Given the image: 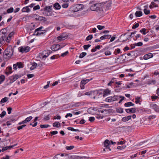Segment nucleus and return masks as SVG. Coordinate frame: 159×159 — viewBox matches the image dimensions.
<instances>
[{"label": "nucleus", "instance_id": "052dcab7", "mask_svg": "<svg viewBox=\"0 0 159 159\" xmlns=\"http://www.w3.org/2000/svg\"><path fill=\"white\" fill-rule=\"evenodd\" d=\"M140 99V97H137L135 99L136 101H135V103L136 104H137L139 103V102L140 101L139 100Z\"/></svg>", "mask_w": 159, "mask_h": 159}, {"label": "nucleus", "instance_id": "49530a36", "mask_svg": "<svg viewBox=\"0 0 159 159\" xmlns=\"http://www.w3.org/2000/svg\"><path fill=\"white\" fill-rule=\"evenodd\" d=\"M143 11L144 12V13L146 15H148L150 13V11L149 10H147V9H144L143 10Z\"/></svg>", "mask_w": 159, "mask_h": 159}, {"label": "nucleus", "instance_id": "7c9ffc66", "mask_svg": "<svg viewBox=\"0 0 159 159\" xmlns=\"http://www.w3.org/2000/svg\"><path fill=\"white\" fill-rule=\"evenodd\" d=\"M42 31H44V32H38L37 33H35V34H33L34 35H35L39 36L41 34H44V33H45L46 32V30H42Z\"/></svg>", "mask_w": 159, "mask_h": 159}, {"label": "nucleus", "instance_id": "ddd939ff", "mask_svg": "<svg viewBox=\"0 0 159 159\" xmlns=\"http://www.w3.org/2000/svg\"><path fill=\"white\" fill-rule=\"evenodd\" d=\"M111 37V35L107 34V35H104L103 36H101V37H100V39L101 40H103V39H110Z\"/></svg>", "mask_w": 159, "mask_h": 159}, {"label": "nucleus", "instance_id": "5701e85b", "mask_svg": "<svg viewBox=\"0 0 159 159\" xmlns=\"http://www.w3.org/2000/svg\"><path fill=\"white\" fill-rule=\"evenodd\" d=\"M134 104L133 103L131 102H129L125 103L124 104V106L126 107H128L131 106H134Z\"/></svg>", "mask_w": 159, "mask_h": 159}, {"label": "nucleus", "instance_id": "4468645a", "mask_svg": "<svg viewBox=\"0 0 159 159\" xmlns=\"http://www.w3.org/2000/svg\"><path fill=\"white\" fill-rule=\"evenodd\" d=\"M151 106L156 111L158 112L159 111V108L156 104H152L151 105Z\"/></svg>", "mask_w": 159, "mask_h": 159}, {"label": "nucleus", "instance_id": "2f4dec72", "mask_svg": "<svg viewBox=\"0 0 159 159\" xmlns=\"http://www.w3.org/2000/svg\"><path fill=\"white\" fill-rule=\"evenodd\" d=\"M69 130H71L72 131H80L78 129H75L74 128L71 127H69L67 128Z\"/></svg>", "mask_w": 159, "mask_h": 159}, {"label": "nucleus", "instance_id": "c9c22d12", "mask_svg": "<svg viewBox=\"0 0 159 159\" xmlns=\"http://www.w3.org/2000/svg\"><path fill=\"white\" fill-rule=\"evenodd\" d=\"M14 11V9L13 7H11L10 8L8 9L7 10V13H8L12 12Z\"/></svg>", "mask_w": 159, "mask_h": 159}, {"label": "nucleus", "instance_id": "4be33fe9", "mask_svg": "<svg viewBox=\"0 0 159 159\" xmlns=\"http://www.w3.org/2000/svg\"><path fill=\"white\" fill-rule=\"evenodd\" d=\"M54 8L57 10H59L61 8V6L59 3L57 2L54 5Z\"/></svg>", "mask_w": 159, "mask_h": 159}, {"label": "nucleus", "instance_id": "5fc2aeb1", "mask_svg": "<svg viewBox=\"0 0 159 159\" xmlns=\"http://www.w3.org/2000/svg\"><path fill=\"white\" fill-rule=\"evenodd\" d=\"M104 116H102L100 115H99V114H98V115H97L96 116V118L97 119H102L103 117H104Z\"/></svg>", "mask_w": 159, "mask_h": 159}, {"label": "nucleus", "instance_id": "3c124183", "mask_svg": "<svg viewBox=\"0 0 159 159\" xmlns=\"http://www.w3.org/2000/svg\"><path fill=\"white\" fill-rule=\"evenodd\" d=\"M98 29L99 30H101L105 28V26H102L100 25H98L97 26Z\"/></svg>", "mask_w": 159, "mask_h": 159}, {"label": "nucleus", "instance_id": "f03ea898", "mask_svg": "<svg viewBox=\"0 0 159 159\" xmlns=\"http://www.w3.org/2000/svg\"><path fill=\"white\" fill-rule=\"evenodd\" d=\"M13 51L12 47L9 46L7 47L6 49L3 53L4 58H6L5 56H7L9 58H10L13 55Z\"/></svg>", "mask_w": 159, "mask_h": 159}, {"label": "nucleus", "instance_id": "603ef678", "mask_svg": "<svg viewBox=\"0 0 159 159\" xmlns=\"http://www.w3.org/2000/svg\"><path fill=\"white\" fill-rule=\"evenodd\" d=\"M74 148V146H66V148L67 150H71L73 149Z\"/></svg>", "mask_w": 159, "mask_h": 159}, {"label": "nucleus", "instance_id": "e433bc0d", "mask_svg": "<svg viewBox=\"0 0 159 159\" xmlns=\"http://www.w3.org/2000/svg\"><path fill=\"white\" fill-rule=\"evenodd\" d=\"M80 104L81 103L80 102L75 103L72 105L71 106L72 107H77L79 106Z\"/></svg>", "mask_w": 159, "mask_h": 159}, {"label": "nucleus", "instance_id": "f704fd0d", "mask_svg": "<svg viewBox=\"0 0 159 159\" xmlns=\"http://www.w3.org/2000/svg\"><path fill=\"white\" fill-rule=\"evenodd\" d=\"M8 100V98L6 97H5L2 99L1 101H0V103L1 102H7Z\"/></svg>", "mask_w": 159, "mask_h": 159}, {"label": "nucleus", "instance_id": "72a5a7b5", "mask_svg": "<svg viewBox=\"0 0 159 159\" xmlns=\"http://www.w3.org/2000/svg\"><path fill=\"white\" fill-rule=\"evenodd\" d=\"M116 111L118 113H121L123 112V109L121 108H117L116 109Z\"/></svg>", "mask_w": 159, "mask_h": 159}, {"label": "nucleus", "instance_id": "f8f14e48", "mask_svg": "<svg viewBox=\"0 0 159 159\" xmlns=\"http://www.w3.org/2000/svg\"><path fill=\"white\" fill-rule=\"evenodd\" d=\"M136 32L134 31L133 32H132L131 34L129 36V37L127 38H126L125 39H121V41H120V42H125L126 41H127L128 39H129L131 38L132 37H133V35Z\"/></svg>", "mask_w": 159, "mask_h": 159}, {"label": "nucleus", "instance_id": "13d9d810", "mask_svg": "<svg viewBox=\"0 0 159 159\" xmlns=\"http://www.w3.org/2000/svg\"><path fill=\"white\" fill-rule=\"evenodd\" d=\"M12 110V108L11 107H9L7 108V110L8 112V114H9L11 113Z\"/></svg>", "mask_w": 159, "mask_h": 159}, {"label": "nucleus", "instance_id": "393cba45", "mask_svg": "<svg viewBox=\"0 0 159 159\" xmlns=\"http://www.w3.org/2000/svg\"><path fill=\"white\" fill-rule=\"evenodd\" d=\"M135 15L137 17H140L142 15V12L141 11H137L135 12Z\"/></svg>", "mask_w": 159, "mask_h": 159}, {"label": "nucleus", "instance_id": "58836bf2", "mask_svg": "<svg viewBox=\"0 0 159 159\" xmlns=\"http://www.w3.org/2000/svg\"><path fill=\"white\" fill-rule=\"evenodd\" d=\"M26 125L25 124L21 126H19L17 127V128L18 130H20L22 129L24 127L26 126Z\"/></svg>", "mask_w": 159, "mask_h": 159}, {"label": "nucleus", "instance_id": "680f3d73", "mask_svg": "<svg viewBox=\"0 0 159 159\" xmlns=\"http://www.w3.org/2000/svg\"><path fill=\"white\" fill-rule=\"evenodd\" d=\"M98 111L99 112H101L102 113H104V109H102L101 108H98Z\"/></svg>", "mask_w": 159, "mask_h": 159}, {"label": "nucleus", "instance_id": "9d476101", "mask_svg": "<svg viewBox=\"0 0 159 159\" xmlns=\"http://www.w3.org/2000/svg\"><path fill=\"white\" fill-rule=\"evenodd\" d=\"M109 144H110V141L108 139H106L104 143V147L106 148V149H109V150H111V149L109 147Z\"/></svg>", "mask_w": 159, "mask_h": 159}, {"label": "nucleus", "instance_id": "dca6fc26", "mask_svg": "<svg viewBox=\"0 0 159 159\" xmlns=\"http://www.w3.org/2000/svg\"><path fill=\"white\" fill-rule=\"evenodd\" d=\"M52 6H47L45 7L44 8V10L45 11H48L51 12V11L52 10Z\"/></svg>", "mask_w": 159, "mask_h": 159}, {"label": "nucleus", "instance_id": "9b49d317", "mask_svg": "<svg viewBox=\"0 0 159 159\" xmlns=\"http://www.w3.org/2000/svg\"><path fill=\"white\" fill-rule=\"evenodd\" d=\"M125 111L127 113H134L136 112V109L134 108L126 109Z\"/></svg>", "mask_w": 159, "mask_h": 159}, {"label": "nucleus", "instance_id": "37998d69", "mask_svg": "<svg viewBox=\"0 0 159 159\" xmlns=\"http://www.w3.org/2000/svg\"><path fill=\"white\" fill-rule=\"evenodd\" d=\"M17 64L18 68H23V64L22 63L20 62H18L17 63Z\"/></svg>", "mask_w": 159, "mask_h": 159}, {"label": "nucleus", "instance_id": "09e8293b", "mask_svg": "<svg viewBox=\"0 0 159 159\" xmlns=\"http://www.w3.org/2000/svg\"><path fill=\"white\" fill-rule=\"evenodd\" d=\"M90 46V44L85 45L83 47L84 50H87Z\"/></svg>", "mask_w": 159, "mask_h": 159}, {"label": "nucleus", "instance_id": "c03bdc74", "mask_svg": "<svg viewBox=\"0 0 159 159\" xmlns=\"http://www.w3.org/2000/svg\"><path fill=\"white\" fill-rule=\"evenodd\" d=\"M139 24L138 23H136L135 25H134L132 27L133 29H135L139 27Z\"/></svg>", "mask_w": 159, "mask_h": 159}, {"label": "nucleus", "instance_id": "de8ad7c7", "mask_svg": "<svg viewBox=\"0 0 159 159\" xmlns=\"http://www.w3.org/2000/svg\"><path fill=\"white\" fill-rule=\"evenodd\" d=\"M93 38V35L92 34H90L86 38V39L87 41H89L91 39Z\"/></svg>", "mask_w": 159, "mask_h": 159}, {"label": "nucleus", "instance_id": "f257e3e1", "mask_svg": "<svg viewBox=\"0 0 159 159\" xmlns=\"http://www.w3.org/2000/svg\"><path fill=\"white\" fill-rule=\"evenodd\" d=\"M103 4L101 3H93L90 7L91 11L98 12L102 11Z\"/></svg>", "mask_w": 159, "mask_h": 159}, {"label": "nucleus", "instance_id": "473e14b6", "mask_svg": "<svg viewBox=\"0 0 159 159\" xmlns=\"http://www.w3.org/2000/svg\"><path fill=\"white\" fill-rule=\"evenodd\" d=\"M120 50V48H117L116 49L115 51L114 52V54L116 55L119 53H121Z\"/></svg>", "mask_w": 159, "mask_h": 159}, {"label": "nucleus", "instance_id": "2eb2a0df", "mask_svg": "<svg viewBox=\"0 0 159 159\" xmlns=\"http://www.w3.org/2000/svg\"><path fill=\"white\" fill-rule=\"evenodd\" d=\"M30 11V9L29 8V6H28L24 7L22 10V12H29Z\"/></svg>", "mask_w": 159, "mask_h": 159}, {"label": "nucleus", "instance_id": "6e6552de", "mask_svg": "<svg viewBox=\"0 0 159 159\" xmlns=\"http://www.w3.org/2000/svg\"><path fill=\"white\" fill-rule=\"evenodd\" d=\"M52 52L50 50H47L44 51L42 53L43 58H44L47 57Z\"/></svg>", "mask_w": 159, "mask_h": 159}, {"label": "nucleus", "instance_id": "39448f33", "mask_svg": "<svg viewBox=\"0 0 159 159\" xmlns=\"http://www.w3.org/2000/svg\"><path fill=\"white\" fill-rule=\"evenodd\" d=\"M84 8V6L83 4H77L73 7V11L74 12L82 10Z\"/></svg>", "mask_w": 159, "mask_h": 159}, {"label": "nucleus", "instance_id": "69168bd1", "mask_svg": "<svg viewBox=\"0 0 159 159\" xmlns=\"http://www.w3.org/2000/svg\"><path fill=\"white\" fill-rule=\"evenodd\" d=\"M34 76V74H28L27 75V76L28 79L33 77Z\"/></svg>", "mask_w": 159, "mask_h": 159}, {"label": "nucleus", "instance_id": "a878e982", "mask_svg": "<svg viewBox=\"0 0 159 159\" xmlns=\"http://www.w3.org/2000/svg\"><path fill=\"white\" fill-rule=\"evenodd\" d=\"M33 118V117L32 116H30L26 118L25 120V122L26 123L30 121Z\"/></svg>", "mask_w": 159, "mask_h": 159}, {"label": "nucleus", "instance_id": "4c0bfd02", "mask_svg": "<svg viewBox=\"0 0 159 159\" xmlns=\"http://www.w3.org/2000/svg\"><path fill=\"white\" fill-rule=\"evenodd\" d=\"M86 54L87 53L86 52H83L80 54L79 56V58H82L83 57H84L85 56H86Z\"/></svg>", "mask_w": 159, "mask_h": 159}, {"label": "nucleus", "instance_id": "c756f323", "mask_svg": "<svg viewBox=\"0 0 159 159\" xmlns=\"http://www.w3.org/2000/svg\"><path fill=\"white\" fill-rule=\"evenodd\" d=\"M5 79V76L3 75H2L0 76V84L2 83V82L4 81Z\"/></svg>", "mask_w": 159, "mask_h": 159}, {"label": "nucleus", "instance_id": "a211bd4d", "mask_svg": "<svg viewBox=\"0 0 159 159\" xmlns=\"http://www.w3.org/2000/svg\"><path fill=\"white\" fill-rule=\"evenodd\" d=\"M131 116H125L122 118V120L123 121L125 122L131 119Z\"/></svg>", "mask_w": 159, "mask_h": 159}, {"label": "nucleus", "instance_id": "8fccbe9b", "mask_svg": "<svg viewBox=\"0 0 159 159\" xmlns=\"http://www.w3.org/2000/svg\"><path fill=\"white\" fill-rule=\"evenodd\" d=\"M6 114V112L5 111H3L2 113L0 114V117H3Z\"/></svg>", "mask_w": 159, "mask_h": 159}, {"label": "nucleus", "instance_id": "a18cd8bd", "mask_svg": "<svg viewBox=\"0 0 159 159\" xmlns=\"http://www.w3.org/2000/svg\"><path fill=\"white\" fill-rule=\"evenodd\" d=\"M6 70L10 72V73H12V67H11L10 66H8Z\"/></svg>", "mask_w": 159, "mask_h": 159}, {"label": "nucleus", "instance_id": "0e129e2a", "mask_svg": "<svg viewBox=\"0 0 159 159\" xmlns=\"http://www.w3.org/2000/svg\"><path fill=\"white\" fill-rule=\"evenodd\" d=\"M125 147H126V146H119L117 147V149H118L121 150V149H123L125 148Z\"/></svg>", "mask_w": 159, "mask_h": 159}, {"label": "nucleus", "instance_id": "e2e57ef3", "mask_svg": "<svg viewBox=\"0 0 159 159\" xmlns=\"http://www.w3.org/2000/svg\"><path fill=\"white\" fill-rule=\"evenodd\" d=\"M50 117L49 115H48L46 116H45L43 118V120H49Z\"/></svg>", "mask_w": 159, "mask_h": 159}, {"label": "nucleus", "instance_id": "bb28decb", "mask_svg": "<svg viewBox=\"0 0 159 159\" xmlns=\"http://www.w3.org/2000/svg\"><path fill=\"white\" fill-rule=\"evenodd\" d=\"M111 1H108V2L107 3V4L106 5L107 9H108L109 8V7L111 6Z\"/></svg>", "mask_w": 159, "mask_h": 159}, {"label": "nucleus", "instance_id": "b1692460", "mask_svg": "<svg viewBox=\"0 0 159 159\" xmlns=\"http://www.w3.org/2000/svg\"><path fill=\"white\" fill-rule=\"evenodd\" d=\"M53 126L54 127H60L61 126L60 123L59 122H54L53 124Z\"/></svg>", "mask_w": 159, "mask_h": 159}, {"label": "nucleus", "instance_id": "7ed1b4c3", "mask_svg": "<svg viewBox=\"0 0 159 159\" xmlns=\"http://www.w3.org/2000/svg\"><path fill=\"white\" fill-rule=\"evenodd\" d=\"M5 30L2 29L0 31V43L3 44L6 40V37L7 36V34L4 32Z\"/></svg>", "mask_w": 159, "mask_h": 159}, {"label": "nucleus", "instance_id": "aec40b11", "mask_svg": "<svg viewBox=\"0 0 159 159\" xmlns=\"http://www.w3.org/2000/svg\"><path fill=\"white\" fill-rule=\"evenodd\" d=\"M131 126H123L119 128L121 131H126L129 128H131Z\"/></svg>", "mask_w": 159, "mask_h": 159}, {"label": "nucleus", "instance_id": "1a4fd4ad", "mask_svg": "<svg viewBox=\"0 0 159 159\" xmlns=\"http://www.w3.org/2000/svg\"><path fill=\"white\" fill-rule=\"evenodd\" d=\"M67 37V35L66 34H62L57 37V39L59 41L63 40Z\"/></svg>", "mask_w": 159, "mask_h": 159}, {"label": "nucleus", "instance_id": "423d86ee", "mask_svg": "<svg viewBox=\"0 0 159 159\" xmlns=\"http://www.w3.org/2000/svg\"><path fill=\"white\" fill-rule=\"evenodd\" d=\"M19 50L20 52L23 53L24 52H27L30 50V48L28 46L25 47H20L19 48Z\"/></svg>", "mask_w": 159, "mask_h": 159}, {"label": "nucleus", "instance_id": "20e7f679", "mask_svg": "<svg viewBox=\"0 0 159 159\" xmlns=\"http://www.w3.org/2000/svg\"><path fill=\"white\" fill-rule=\"evenodd\" d=\"M119 99V97L118 96L114 95L113 96L107 97L106 98V101L109 102H111L115 101L118 100Z\"/></svg>", "mask_w": 159, "mask_h": 159}, {"label": "nucleus", "instance_id": "6e6d98bb", "mask_svg": "<svg viewBox=\"0 0 159 159\" xmlns=\"http://www.w3.org/2000/svg\"><path fill=\"white\" fill-rule=\"evenodd\" d=\"M143 44L142 42H139L137 43H135V45L137 46H141L143 45Z\"/></svg>", "mask_w": 159, "mask_h": 159}, {"label": "nucleus", "instance_id": "bf43d9fd", "mask_svg": "<svg viewBox=\"0 0 159 159\" xmlns=\"http://www.w3.org/2000/svg\"><path fill=\"white\" fill-rule=\"evenodd\" d=\"M111 53L110 51H107L105 52V54L106 56L110 55L111 54Z\"/></svg>", "mask_w": 159, "mask_h": 159}, {"label": "nucleus", "instance_id": "0eeeda50", "mask_svg": "<svg viewBox=\"0 0 159 159\" xmlns=\"http://www.w3.org/2000/svg\"><path fill=\"white\" fill-rule=\"evenodd\" d=\"M63 47H61V46L59 44H54L52 45L51 47V49L54 51H57Z\"/></svg>", "mask_w": 159, "mask_h": 159}, {"label": "nucleus", "instance_id": "6ab92c4d", "mask_svg": "<svg viewBox=\"0 0 159 159\" xmlns=\"http://www.w3.org/2000/svg\"><path fill=\"white\" fill-rule=\"evenodd\" d=\"M110 93V91L108 89L104 90L103 93V96L105 97L106 95Z\"/></svg>", "mask_w": 159, "mask_h": 159}, {"label": "nucleus", "instance_id": "c85d7f7f", "mask_svg": "<svg viewBox=\"0 0 159 159\" xmlns=\"http://www.w3.org/2000/svg\"><path fill=\"white\" fill-rule=\"evenodd\" d=\"M37 66V64L35 63L34 62L32 66L30 68V69L31 70H34V69H35L36 68V66Z\"/></svg>", "mask_w": 159, "mask_h": 159}, {"label": "nucleus", "instance_id": "cd10ccee", "mask_svg": "<svg viewBox=\"0 0 159 159\" xmlns=\"http://www.w3.org/2000/svg\"><path fill=\"white\" fill-rule=\"evenodd\" d=\"M82 80L81 82V84L82 85H85L90 80Z\"/></svg>", "mask_w": 159, "mask_h": 159}, {"label": "nucleus", "instance_id": "338daca9", "mask_svg": "<svg viewBox=\"0 0 159 159\" xmlns=\"http://www.w3.org/2000/svg\"><path fill=\"white\" fill-rule=\"evenodd\" d=\"M45 14L47 16H50L52 15L51 13L50 12L45 11Z\"/></svg>", "mask_w": 159, "mask_h": 159}, {"label": "nucleus", "instance_id": "864d4df0", "mask_svg": "<svg viewBox=\"0 0 159 159\" xmlns=\"http://www.w3.org/2000/svg\"><path fill=\"white\" fill-rule=\"evenodd\" d=\"M40 7L39 6V5H36V6H34L33 8L34 10H39L40 9Z\"/></svg>", "mask_w": 159, "mask_h": 159}, {"label": "nucleus", "instance_id": "a19ab883", "mask_svg": "<svg viewBox=\"0 0 159 159\" xmlns=\"http://www.w3.org/2000/svg\"><path fill=\"white\" fill-rule=\"evenodd\" d=\"M50 134L51 136L52 135H55L58 133V132L57 131H52L50 132Z\"/></svg>", "mask_w": 159, "mask_h": 159}, {"label": "nucleus", "instance_id": "ea45409f", "mask_svg": "<svg viewBox=\"0 0 159 159\" xmlns=\"http://www.w3.org/2000/svg\"><path fill=\"white\" fill-rule=\"evenodd\" d=\"M50 126L48 125H40V127L41 128H47Z\"/></svg>", "mask_w": 159, "mask_h": 159}, {"label": "nucleus", "instance_id": "4d7b16f0", "mask_svg": "<svg viewBox=\"0 0 159 159\" xmlns=\"http://www.w3.org/2000/svg\"><path fill=\"white\" fill-rule=\"evenodd\" d=\"M118 97H119V99L120 98H121V99L120 100V101L118 102L119 103H120L124 99L125 97L122 96H118Z\"/></svg>", "mask_w": 159, "mask_h": 159}, {"label": "nucleus", "instance_id": "774afa93", "mask_svg": "<svg viewBox=\"0 0 159 159\" xmlns=\"http://www.w3.org/2000/svg\"><path fill=\"white\" fill-rule=\"evenodd\" d=\"M68 6V3H65L62 5V7L63 8H67Z\"/></svg>", "mask_w": 159, "mask_h": 159}, {"label": "nucleus", "instance_id": "412c9836", "mask_svg": "<svg viewBox=\"0 0 159 159\" xmlns=\"http://www.w3.org/2000/svg\"><path fill=\"white\" fill-rule=\"evenodd\" d=\"M35 19L39 21H46V18L43 16H39L38 18H36Z\"/></svg>", "mask_w": 159, "mask_h": 159}, {"label": "nucleus", "instance_id": "79ce46f5", "mask_svg": "<svg viewBox=\"0 0 159 159\" xmlns=\"http://www.w3.org/2000/svg\"><path fill=\"white\" fill-rule=\"evenodd\" d=\"M146 29L145 28H143L140 31V32L141 33H142L143 34H146Z\"/></svg>", "mask_w": 159, "mask_h": 159}, {"label": "nucleus", "instance_id": "f3484780", "mask_svg": "<svg viewBox=\"0 0 159 159\" xmlns=\"http://www.w3.org/2000/svg\"><path fill=\"white\" fill-rule=\"evenodd\" d=\"M20 77H21V76L20 75H15L12 76L10 77L12 78V80L14 82Z\"/></svg>", "mask_w": 159, "mask_h": 159}]
</instances>
